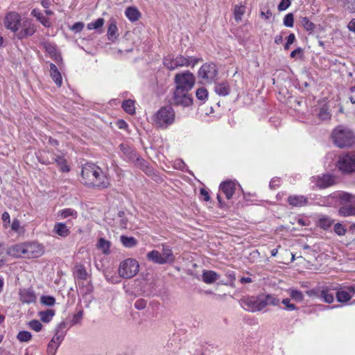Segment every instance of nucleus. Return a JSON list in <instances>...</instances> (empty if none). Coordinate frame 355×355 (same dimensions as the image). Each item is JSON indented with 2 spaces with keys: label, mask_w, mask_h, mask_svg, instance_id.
I'll list each match as a JSON object with an SVG mask.
<instances>
[{
  "label": "nucleus",
  "mask_w": 355,
  "mask_h": 355,
  "mask_svg": "<svg viewBox=\"0 0 355 355\" xmlns=\"http://www.w3.org/2000/svg\"><path fill=\"white\" fill-rule=\"evenodd\" d=\"M82 182L88 187L98 189H107L110 186L109 178L101 168L93 163H86L82 166Z\"/></svg>",
  "instance_id": "nucleus-1"
},
{
  "label": "nucleus",
  "mask_w": 355,
  "mask_h": 355,
  "mask_svg": "<svg viewBox=\"0 0 355 355\" xmlns=\"http://www.w3.org/2000/svg\"><path fill=\"white\" fill-rule=\"evenodd\" d=\"M334 144L340 148H350L355 144V135L349 128L339 125L331 133Z\"/></svg>",
  "instance_id": "nucleus-2"
},
{
  "label": "nucleus",
  "mask_w": 355,
  "mask_h": 355,
  "mask_svg": "<svg viewBox=\"0 0 355 355\" xmlns=\"http://www.w3.org/2000/svg\"><path fill=\"white\" fill-rule=\"evenodd\" d=\"M202 59L196 57H184L182 55L174 56L172 54H169L164 57L163 60V64L166 68L173 71L179 67H193L197 64Z\"/></svg>",
  "instance_id": "nucleus-3"
},
{
  "label": "nucleus",
  "mask_w": 355,
  "mask_h": 355,
  "mask_svg": "<svg viewBox=\"0 0 355 355\" xmlns=\"http://www.w3.org/2000/svg\"><path fill=\"white\" fill-rule=\"evenodd\" d=\"M153 123L162 129H166L175 122V112L172 105L161 107L152 117Z\"/></svg>",
  "instance_id": "nucleus-4"
},
{
  "label": "nucleus",
  "mask_w": 355,
  "mask_h": 355,
  "mask_svg": "<svg viewBox=\"0 0 355 355\" xmlns=\"http://www.w3.org/2000/svg\"><path fill=\"white\" fill-rule=\"evenodd\" d=\"M336 166L342 174H350L355 172V152L339 155Z\"/></svg>",
  "instance_id": "nucleus-5"
},
{
  "label": "nucleus",
  "mask_w": 355,
  "mask_h": 355,
  "mask_svg": "<svg viewBox=\"0 0 355 355\" xmlns=\"http://www.w3.org/2000/svg\"><path fill=\"white\" fill-rule=\"evenodd\" d=\"M174 83V88L190 92L195 85L196 77L189 71L180 72L175 75Z\"/></svg>",
  "instance_id": "nucleus-6"
},
{
  "label": "nucleus",
  "mask_w": 355,
  "mask_h": 355,
  "mask_svg": "<svg viewBox=\"0 0 355 355\" xmlns=\"http://www.w3.org/2000/svg\"><path fill=\"white\" fill-rule=\"evenodd\" d=\"M241 306L248 312L255 313L263 311V302L261 295H245L239 301Z\"/></svg>",
  "instance_id": "nucleus-7"
},
{
  "label": "nucleus",
  "mask_w": 355,
  "mask_h": 355,
  "mask_svg": "<svg viewBox=\"0 0 355 355\" xmlns=\"http://www.w3.org/2000/svg\"><path fill=\"white\" fill-rule=\"evenodd\" d=\"M193 104V96L189 92L174 88L170 105L175 107H188Z\"/></svg>",
  "instance_id": "nucleus-8"
},
{
  "label": "nucleus",
  "mask_w": 355,
  "mask_h": 355,
  "mask_svg": "<svg viewBox=\"0 0 355 355\" xmlns=\"http://www.w3.org/2000/svg\"><path fill=\"white\" fill-rule=\"evenodd\" d=\"M139 268V265L137 260L127 259L120 263L119 274L122 278L130 279L137 275Z\"/></svg>",
  "instance_id": "nucleus-9"
},
{
  "label": "nucleus",
  "mask_w": 355,
  "mask_h": 355,
  "mask_svg": "<svg viewBox=\"0 0 355 355\" xmlns=\"http://www.w3.org/2000/svg\"><path fill=\"white\" fill-rule=\"evenodd\" d=\"M66 327L64 322L58 324L55 329V334L50 340L47 346V353L49 355H55L56 351L64 338V334L60 332L61 330Z\"/></svg>",
  "instance_id": "nucleus-10"
},
{
  "label": "nucleus",
  "mask_w": 355,
  "mask_h": 355,
  "mask_svg": "<svg viewBox=\"0 0 355 355\" xmlns=\"http://www.w3.org/2000/svg\"><path fill=\"white\" fill-rule=\"evenodd\" d=\"M335 291L336 288L329 286L322 287L321 289H312L306 293L309 296H315L326 303L331 304L334 300Z\"/></svg>",
  "instance_id": "nucleus-11"
},
{
  "label": "nucleus",
  "mask_w": 355,
  "mask_h": 355,
  "mask_svg": "<svg viewBox=\"0 0 355 355\" xmlns=\"http://www.w3.org/2000/svg\"><path fill=\"white\" fill-rule=\"evenodd\" d=\"M218 75V69L214 63H205L202 64L198 70V76L199 78L205 82L211 83L215 80Z\"/></svg>",
  "instance_id": "nucleus-12"
},
{
  "label": "nucleus",
  "mask_w": 355,
  "mask_h": 355,
  "mask_svg": "<svg viewBox=\"0 0 355 355\" xmlns=\"http://www.w3.org/2000/svg\"><path fill=\"white\" fill-rule=\"evenodd\" d=\"M21 21V15L17 12L11 11L5 16L4 26L7 29L15 33L19 28Z\"/></svg>",
  "instance_id": "nucleus-13"
},
{
  "label": "nucleus",
  "mask_w": 355,
  "mask_h": 355,
  "mask_svg": "<svg viewBox=\"0 0 355 355\" xmlns=\"http://www.w3.org/2000/svg\"><path fill=\"white\" fill-rule=\"evenodd\" d=\"M25 244V259H33L44 254V247L37 242H27Z\"/></svg>",
  "instance_id": "nucleus-14"
},
{
  "label": "nucleus",
  "mask_w": 355,
  "mask_h": 355,
  "mask_svg": "<svg viewBox=\"0 0 355 355\" xmlns=\"http://www.w3.org/2000/svg\"><path fill=\"white\" fill-rule=\"evenodd\" d=\"M355 293V284L346 286L340 289L336 288L335 295L338 302L346 303Z\"/></svg>",
  "instance_id": "nucleus-15"
},
{
  "label": "nucleus",
  "mask_w": 355,
  "mask_h": 355,
  "mask_svg": "<svg viewBox=\"0 0 355 355\" xmlns=\"http://www.w3.org/2000/svg\"><path fill=\"white\" fill-rule=\"evenodd\" d=\"M37 31L35 24L31 19H26L23 21L21 30L17 34L19 40H23L32 36Z\"/></svg>",
  "instance_id": "nucleus-16"
},
{
  "label": "nucleus",
  "mask_w": 355,
  "mask_h": 355,
  "mask_svg": "<svg viewBox=\"0 0 355 355\" xmlns=\"http://www.w3.org/2000/svg\"><path fill=\"white\" fill-rule=\"evenodd\" d=\"M315 184L320 189H325L336 184V178L330 174H323L314 178Z\"/></svg>",
  "instance_id": "nucleus-17"
},
{
  "label": "nucleus",
  "mask_w": 355,
  "mask_h": 355,
  "mask_svg": "<svg viewBox=\"0 0 355 355\" xmlns=\"http://www.w3.org/2000/svg\"><path fill=\"white\" fill-rule=\"evenodd\" d=\"M19 295L20 301L25 304L34 303L37 300L35 293L31 288L20 289Z\"/></svg>",
  "instance_id": "nucleus-18"
},
{
  "label": "nucleus",
  "mask_w": 355,
  "mask_h": 355,
  "mask_svg": "<svg viewBox=\"0 0 355 355\" xmlns=\"http://www.w3.org/2000/svg\"><path fill=\"white\" fill-rule=\"evenodd\" d=\"M220 191L225 194L227 200L232 199L236 190V184L232 180L224 181L219 186Z\"/></svg>",
  "instance_id": "nucleus-19"
},
{
  "label": "nucleus",
  "mask_w": 355,
  "mask_h": 355,
  "mask_svg": "<svg viewBox=\"0 0 355 355\" xmlns=\"http://www.w3.org/2000/svg\"><path fill=\"white\" fill-rule=\"evenodd\" d=\"M119 148L123 153V159L132 162L136 159L137 155V151L129 144L126 143H122L119 146Z\"/></svg>",
  "instance_id": "nucleus-20"
},
{
  "label": "nucleus",
  "mask_w": 355,
  "mask_h": 355,
  "mask_svg": "<svg viewBox=\"0 0 355 355\" xmlns=\"http://www.w3.org/2000/svg\"><path fill=\"white\" fill-rule=\"evenodd\" d=\"M7 253L8 255L16 258H25L24 243L11 245L8 248Z\"/></svg>",
  "instance_id": "nucleus-21"
},
{
  "label": "nucleus",
  "mask_w": 355,
  "mask_h": 355,
  "mask_svg": "<svg viewBox=\"0 0 355 355\" xmlns=\"http://www.w3.org/2000/svg\"><path fill=\"white\" fill-rule=\"evenodd\" d=\"M287 202L292 207H304L309 204L308 198L302 195L290 196Z\"/></svg>",
  "instance_id": "nucleus-22"
},
{
  "label": "nucleus",
  "mask_w": 355,
  "mask_h": 355,
  "mask_svg": "<svg viewBox=\"0 0 355 355\" xmlns=\"http://www.w3.org/2000/svg\"><path fill=\"white\" fill-rule=\"evenodd\" d=\"M55 155V153L53 150L48 149L46 150L39 152L37 157L41 164L49 165L53 164Z\"/></svg>",
  "instance_id": "nucleus-23"
},
{
  "label": "nucleus",
  "mask_w": 355,
  "mask_h": 355,
  "mask_svg": "<svg viewBox=\"0 0 355 355\" xmlns=\"http://www.w3.org/2000/svg\"><path fill=\"white\" fill-rule=\"evenodd\" d=\"M55 163L59 169L62 173H68L70 171V166L67 164V159L63 153L60 155L55 154L54 155L53 164Z\"/></svg>",
  "instance_id": "nucleus-24"
},
{
  "label": "nucleus",
  "mask_w": 355,
  "mask_h": 355,
  "mask_svg": "<svg viewBox=\"0 0 355 355\" xmlns=\"http://www.w3.org/2000/svg\"><path fill=\"white\" fill-rule=\"evenodd\" d=\"M107 39L112 42H115V40L119 37L118 33V28L116 26V21L114 19H111L109 21V26L107 28Z\"/></svg>",
  "instance_id": "nucleus-25"
},
{
  "label": "nucleus",
  "mask_w": 355,
  "mask_h": 355,
  "mask_svg": "<svg viewBox=\"0 0 355 355\" xmlns=\"http://www.w3.org/2000/svg\"><path fill=\"white\" fill-rule=\"evenodd\" d=\"M261 298L263 302V309L267 306H278L279 304V299L275 294L262 293Z\"/></svg>",
  "instance_id": "nucleus-26"
},
{
  "label": "nucleus",
  "mask_w": 355,
  "mask_h": 355,
  "mask_svg": "<svg viewBox=\"0 0 355 355\" xmlns=\"http://www.w3.org/2000/svg\"><path fill=\"white\" fill-rule=\"evenodd\" d=\"M50 76L58 87H61L62 84V78L58 67L53 63L50 64Z\"/></svg>",
  "instance_id": "nucleus-27"
},
{
  "label": "nucleus",
  "mask_w": 355,
  "mask_h": 355,
  "mask_svg": "<svg viewBox=\"0 0 355 355\" xmlns=\"http://www.w3.org/2000/svg\"><path fill=\"white\" fill-rule=\"evenodd\" d=\"M53 232L58 236L65 238L70 234L69 228L64 223H56L53 227Z\"/></svg>",
  "instance_id": "nucleus-28"
},
{
  "label": "nucleus",
  "mask_w": 355,
  "mask_h": 355,
  "mask_svg": "<svg viewBox=\"0 0 355 355\" xmlns=\"http://www.w3.org/2000/svg\"><path fill=\"white\" fill-rule=\"evenodd\" d=\"M125 17L132 22L137 21L141 17V13L135 7H128L125 11Z\"/></svg>",
  "instance_id": "nucleus-29"
},
{
  "label": "nucleus",
  "mask_w": 355,
  "mask_h": 355,
  "mask_svg": "<svg viewBox=\"0 0 355 355\" xmlns=\"http://www.w3.org/2000/svg\"><path fill=\"white\" fill-rule=\"evenodd\" d=\"M219 277V275L213 270H204L202 275V281L206 284H212Z\"/></svg>",
  "instance_id": "nucleus-30"
},
{
  "label": "nucleus",
  "mask_w": 355,
  "mask_h": 355,
  "mask_svg": "<svg viewBox=\"0 0 355 355\" xmlns=\"http://www.w3.org/2000/svg\"><path fill=\"white\" fill-rule=\"evenodd\" d=\"M31 15L33 16L39 21L44 27L49 28L51 26V24L49 19L44 17L41 11L37 8H34L31 11Z\"/></svg>",
  "instance_id": "nucleus-31"
},
{
  "label": "nucleus",
  "mask_w": 355,
  "mask_h": 355,
  "mask_svg": "<svg viewBox=\"0 0 355 355\" xmlns=\"http://www.w3.org/2000/svg\"><path fill=\"white\" fill-rule=\"evenodd\" d=\"M161 257L165 261V263H173L175 261V256L173 253L172 250L168 245L162 246V252L161 253Z\"/></svg>",
  "instance_id": "nucleus-32"
},
{
  "label": "nucleus",
  "mask_w": 355,
  "mask_h": 355,
  "mask_svg": "<svg viewBox=\"0 0 355 355\" xmlns=\"http://www.w3.org/2000/svg\"><path fill=\"white\" fill-rule=\"evenodd\" d=\"M214 91L219 96H227L230 91L229 84L227 82L216 83L215 85Z\"/></svg>",
  "instance_id": "nucleus-33"
},
{
  "label": "nucleus",
  "mask_w": 355,
  "mask_h": 355,
  "mask_svg": "<svg viewBox=\"0 0 355 355\" xmlns=\"http://www.w3.org/2000/svg\"><path fill=\"white\" fill-rule=\"evenodd\" d=\"M132 162H133L136 166L139 168L146 173H150L151 171V169L148 165V162L138 154L136 155V159H133Z\"/></svg>",
  "instance_id": "nucleus-34"
},
{
  "label": "nucleus",
  "mask_w": 355,
  "mask_h": 355,
  "mask_svg": "<svg viewBox=\"0 0 355 355\" xmlns=\"http://www.w3.org/2000/svg\"><path fill=\"white\" fill-rule=\"evenodd\" d=\"M149 261L157 264H164L165 261L161 257V252L157 250H152L147 254Z\"/></svg>",
  "instance_id": "nucleus-35"
},
{
  "label": "nucleus",
  "mask_w": 355,
  "mask_h": 355,
  "mask_svg": "<svg viewBox=\"0 0 355 355\" xmlns=\"http://www.w3.org/2000/svg\"><path fill=\"white\" fill-rule=\"evenodd\" d=\"M110 246L111 243L103 238L99 239L96 244L97 248L101 250L104 254L110 253Z\"/></svg>",
  "instance_id": "nucleus-36"
},
{
  "label": "nucleus",
  "mask_w": 355,
  "mask_h": 355,
  "mask_svg": "<svg viewBox=\"0 0 355 355\" xmlns=\"http://www.w3.org/2000/svg\"><path fill=\"white\" fill-rule=\"evenodd\" d=\"M76 278H77L78 280H87L88 277V274L86 270L85 267L82 265H76L75 267V272H74Z\"/></svg>",
  "instance_id": "nucleus-37"
},
{
  "label": "nucleus",
  "mask_w": 355,
  "mask_h": 355,
  "mask_svg": "<svg viewBox=\"0 0 355 355\" xmlns=\"http://www.w3.org/2000/svg\"><path fill=\"white\" fill-rule=\"evenodd\" d=\"M135 101L131 99L125 100L122 102L121 107L128 114L133 115L135 113Z\"/></svg>",
  "instance_id": "nucleus-38"
},
{
  "label": "nucleus",
  "mask_w": 355,
  "mask_h": 355,
  "mask_svg": "<svg viewBox=\"0 0 355 355\" xmlns=\"http://www.w3.org/2000/svg\"><path fill=\"white\" fill-rule=\"evenodd\" d=\"M334 223V220L327 216H323L319 218L317 225L318 227L327 230H328Z\"/></svg>",
  "instance_id": "nucleus-39"
},
{
  "label": "nucleus",
  "mask_w": 355,
  "mask_h": 355,
  "mask_svg": "<svg viewBox=\"0 0 355 355\" xmlns=\"http://www.w3.org/2000/svg\"><path fill=\"white\" fill-rule=\"evenodd\" d=\"M55 312L53 309H47L45 311H40L38 315L40 318V320L45 323L49 322L53 316L55 315Z\"/></svg>",
  "instance_id": "nucleus-40"
},
{
  "label": "nucleus",
  "mask_w": 355,
  "mask_h": 355,
  "mask_svg": "<svg viewBox=\"0 0 355 355\" xmlns=\"http://www.w3.org/2000/svg\"><path fill=\"white\" fill-rule=\"evenodd\" d=\"M120 241L124 247L129 248L135 247L137 243V240L134 237L124 235L121 236Z\"/></svg>",
  "instance_id": "nucleus-41"
},
{
  "label": "nucleus",
  "mask_w": 355,
  "mask_h": 355,
  "mask_svg": "<svg viewBox=\"0 0 355 355\" xmlns=\"http://www.w3.org/2000/svg\"><path fill=\"white\" fill-rule=\"evenodd\" d=\"M338 214L342 217L355 216V208L352 206H343L338 209Z\"/></svg>",
  "instance_id": "nucleus-42"
},
{
  "label": "nucleus",
  "mask_w": 355,
  "mask_h": 355,
  "mask_svg": "<svg viewBox=\"0 0 355 355\" xmlns=\"http://www.w3.org/2000/svg\"><path fill=\"white\" fill-rule=\"evenodd\" d=\"M43 46L44 49L51 55L55 56V60L58 61V60H62L60 55H57L56 48L53 44L46 42L43 43Z\"/></svg>",
  "instance_id": "nucleus-43"
},
{
  "label": "nucleus",
  "mask_w": 355,
  "mask_h": 355,
  "mask_svg": "<svg viewBox=\"0 0 355 355\" xmlns=\"http://www.w3.org/2000/svg\"><path fill=\"white\" fill-rule=\"evenodd\" d=\"M245 6L243 5L235 6L234 9V16L236 22H239L242 19V17L245 12Z\"/></svg>",
  "instance_id": "nucleus-44"
},
{
  "label": "nucleus",
  "mask_w": 355,
  "mask_h": 355,
  "mask_svg": "<svg viewBox=\"0 0 355 355\" xmlns=\"http://www.w3.org/2000/svg\"><path fill=\"white\" fill-rule=\"evenodd\" d=\"M208 95L207 89L203 87L198 88L196 92V98L200 101L202 103H204L207 100Z\"/></svg>",
  "instance_id": "nucleus-45"
},
{
  "label": "nucleus",
  "mask_w": 355,
  "mask_h": 355,
  "mask_svg": "<svg viewBox=\"0 0 355 355\" xmlns=\"http://www.w3.org/2000/svg\"><path fill=\"white\" fill-rule=\"evenodd\" d=\"M300 23L303 28L307 31L312 32L315 28V25L306 17H301Z\"/></svg>",
  "instance_id": "nucleus-46"
},
{
  "label": "nucleus",
  "mask_w": 355,
  "mask_h": 355,
  "mask_svg": "<svg viewBox=\"0 0 355 355\" xmlns=\"http://www.w3.org/2000/svg\"><path fill=\"white\" fill-rule=\"evenodd\" d=\"M334 196L339 198L341 200L345 202L355 203V196H353L349 193L343 192L337 194L336 196L334 194Z\"/></svg>",
  "instance_id": "nucleus-47"
},
{
  "label": "nucleus",
  "mask_w": 355,
  "mask_h": 355,
  "mask_svg": "<svg viewBox=\"0 0 355 355\" xmlns=\"http://www.w3.org/2000/svg\"><path fill=\"white\" fill-rule=\"evenodd\" d=\"M105 20L103 18H98L96 20L92 21L87 24V29H98L103 26Z\"/></svg>",
  "instance_id": "nucleus-48"
},
{
  "label": "nucleus",
  "mask_w": 355,
  "mask_h": 355,
  "mask_svg": "<svg viewBox=\"0 0 355 355\" xmlns=\"http://www.w3.org/2000/svg\"><path fill=\"white\" fill-rule=\"evenodd\" d=\"M289 295L296 302H301L304 299L303 293L298 290L290 289Z\"/></svg>",
  "instance_id": "nucleus-49"
},
{
  "label": "nucleus",
  "mask_w": 355,
  "mask_h": 355,
  "mask_svg": "<svg viewBox=\"0 0 355 355\" xmlns=\"http://www.w3.org/2000/svg\"><path fill=\"white\" fill-rule=\"evenodd\" d=\"M31 338L32 335L31 332L28 331H21L17 335V338L20 342H28L29 340H31Z\"/></svg>",
  "instance_id": "nucleus-50"
},
{
  "label": "nucleus",
  "mask_w": 355,
  "mask_h": 355,
  "mask_svg": "<svg viewBox=\"0 0 355 355\" xmlns=\"http://www.w3.org/2000/svg\"><path fill=\"white\" fill-rule=\"evenodd\" d=\"M42 304L48 306H52L55 303V299L51 295H42L40 298Z\"/></svg>",
  "instance_id": "nucleus-51"
},
{
  "label": "nucleus",
  "mask_w": 355,
  "mask_h": 355,
  "mask_svg": "<svg viewBox=\"0 0 355 355\" xmlns=\"http://www.w3.org/2000/svg\"><path fill=\"white\" fill-rule=\"evenodd\" d=\"M60 214L62 218H67L68 216H72L73 218H76L77 217V211L73 209H70V208H68V209H64L62 210H61L60 211Z\"/></svg>",
  "instance_id": "nucleus-52"
},
{
  "label": "nucleus",
  "mask_w": 355,
  "mask_h": 355,
  "mask_svg": "<svg viewBox=\"0 0 355 355\" xmlns=\"http://www.w3.org/2000/svg\"><path fill=\"white\" fill-rule=\"evenodd\" d=\"M283 24L285 26L291 28L293 27L294 25V15L293 13L290 12L285 15Z\"/></svg>",
  "instance_id": "nucleus-53"
},
{
  "label": "nucleus",
  "mask_w": 355,
  "mask_h": 355,
  "mask_svg": "<svg viewBox=\"0 0 355 355\" xmlns=\"http://www.w3.org/2000/svg\"><path fill=\"white\" fill-rule=\"evenodd\" d=\"M334 230V232L338 236H344L347 232V229L340 223H336Z\"/></svg>",
  "instance_id": "nucleus-54"
},
{
  "label": "nucleus",
  "mask_w": 355,
  "mask_h": 355,
  "mask_svg": "<svg viewBox=\"0 0 355 355\" xmlns=\"http://www.w3.org/2000/svg\"><path fill=\"white\" fill-rule=\"evenodd\" d=\"M29 327L35 331L36 332H39L42 329V323L37 320H33L28 322Z\"/></svg>",
  "instance_id": "nucleus-55"
},
{
  "label": "nucleus",
  "mask_w": 355,
  "mask_h": 355,
  "mask_svg": "<svg viewBox=\"0 0 355 355\" xmlns=\"http://www.w3.org/2000/svg\"><path fill=\"white\" fill-rule=\"evenodd\" d=\"M282 303L285 306V309L287 311H295L297 309V307L295 304L291 302V300L289 298H285L282 300Z\"/></svg>",
  "instance_id": "nucleus-56"
},
{
  "label": "nucleus",
  "mask_w": 355,
  "mask_h": 355,
  "mask_svg": "<svg viewBox=\"0 0 355 355\" xmlns=\"http://www.w3.org/2000/svg\"><path fill=\"white\" fill-rule=\"evenodd\" d=\"M84 28V23L81 21L76 22L73 26L70 28V29L73 31L75 33H78L82 31Z\"/></svg>",
  "instance_id": "nucleus-57"
},
{
  "label": "nucleus",
  "mask_w": 355,
  "mask_h": 355,
  "mask_svg": "<svg viewBox=\"0 0 355 355\" xmlns=\"http://www.w3.org/2000/svg\"><path fill=\"white\" fill-rule=\"evenodd\" d=\"M291 0H281L277 8L279 11L286 10L291 6Z\"/></svg>",
  "instance_id": "nucleus-58"
},
{
  "label": "nucleus",
  "mask_w": 355,
  "mask_h": 355,
  "mask_svg": "<svg viewBox=\"0 0 355 355\" xmlns=\"http://www.w3.org/2000/svg\"><path fill=\"white\" fill-rule=\"evenodd\" d=\"M318 116L322 120H327L330 118V114L327 111V109L322 107L320 110Z\"/></svg>",
  "instance_id": "nucleus-59"
},
{
  "label": "nucleus",
  "mask_w": 355,
  "mask_h": 355,
  "mask_svg": "<svg viewBox=\"0 0 355 355\" xmlns=\"http://www.w3.org/2000/svg\"><path fill=\"white\" fill-rule=\"evenodd\" d=\"M146 306V301L144 299H139L135 303V309L138 310H143Z\"/></svg>",
  "instance_id": "nucleus-60"
},
{
  "label": "nucleus",
  "mask_w": 355,
  "mask_h": 355,
  "mask_svg": "<svg viewBox=\"0 0 355 355\" xmlns=\"http://www.w3.org/2000/svg\"><path fill=\"white\" fill-rule=\"evenodd\" d=\"M174 166H175V168L179 169V170H180L182 171H187L186 170L187 165L185 164V163L182 159H177V160H175V163H174Z\"/></svg>",
  "instance_id": "nucleus-61"
},
{
  "label": "nucleus",
  "mask_w": 355,
  "mask_h": 355,
  "mask_svg": "<svg viewBox=\"0 0 355 355\" xmlns=\"http://www.w3.org/2000/svg\"><path fill=\"white\" fill-rule=\"evenodd\" d=\"M272 12L269 8H267L266 10H264L263 8H261L260 16L262 18H264L265 19H268L272 17Z\"/></svg>",
  "instance_id": "nucleus-62"
},
{
  "label": "nucleus",
  "mask_w": 355,
  "mask_h": 355,
  "mask_svg": "<svg viewBox=\"0 0 355 355\" xmlns=\"http://www.w3.org/2000/svg\"><path fill=\"white\" fill-rule=\"evenodd\" d=\"M83 318V311H78L76 314H75L73 317L71 322L73 324H78L80 322Z\"/></svg>",
  "instance_id": "nucleus-63"
},
{
  "label": "nucleus",
  "mask_w": 355,
  "mask_h": 355,
  "mask_svg": "<svg viewBox=\"0 0 355 355\" xmlns=\"http://www.w3.org/2000/svg\"><path fill=\"white\" fill-rule=\"evenodd\" d=\"M280 185L279 178H272L270 182V187L271 189H276Z\"/></svg>",
  "instance_id": "nucleus-64"
}]
</instances>
